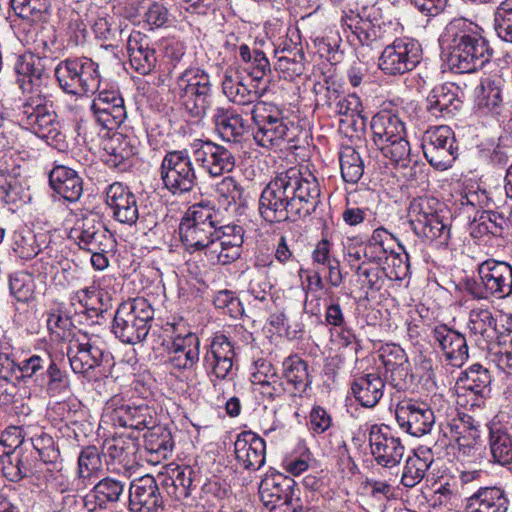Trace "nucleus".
Here are the masks:
<instances>
[{"label": "nucleus", "mask_w": 512, "mask_h": 512, "mask_svg": "<svg viewBox=\"0 0 512 512\" xmlns=\"http://www.w3.org/2000/svg\"><path fill=\"white\" fill-rule=\"evenodd\" d=\"M319 197L317 179L311 173L290 168L265 186L259 198L258 211L270 224L295 221L314 212Z\"/></svg>", "instance_id": "nucleus-1"}, {"label": "nucleus", "mask_w": 512, "mask_h": 512, "mask_svg": "<svg viewBox=\"0 0 512 512\" xmlns=\"http://www.w3.org/2000/svg\"><path fill=\"white\" fill-rule=\"evenodd\" d=\"M214 218L212 208L193 205L179 225L180 239L188 252L204 251L211 263L226 265L240 257L243 228L237 225L218 227Z\"/></svg>", "instance_id": "nucleus-2"}, {"label": "nucleus", "mask_w": 512, "mask_h": 512, "mask_svg": "<svg viewBox=\"0 0 512 512\" xmlns=\"http://www.w3.org/2000/svg\"><path fill=\"white\" fill-rule=\"evenodd\" d=\"M440 41L448 50L449 67L456 73H473L489 61L490 48L482 29L465 18L450 21Z\"/></svg>", "instance_id": "nucleus-3"}, {"label": "nucleus", "mask_w": 512, "mask_h": 512, "mask_svg": "<svg viewBox=\"0 0 512 512\" xmlns=\"http://www.w3.org/2000/svg\"><path fill=\"white\" fill-rule=\"evenodd\" d=\"M370 127L373 142L382 155L398 167H407L411 162V147L403 121L383 111L373 116Z\"/></svg>", "instance_id": "nucleus-4"}, {"label": "nucleus", "mask_w": 512, "mask_h": 512, "mask_svg": "<svg viewBox=\"0 0 512 512\" xmlns=\"http://www.w3.org/2000/svg\"><path fill=\"white\" fill-rule=\"evenodd\" d=\"M255 125L253 138L257 145L264 148L280 147L294 139V123L284 115V111L269 102H257L251 109Z\"/></svg>", "instance_id": "nucleus-5"}, {"label": "nucleus", "mask_w": 512, "mask_h": 512, "mask_svg": "<svg viewBox=\"0 0 512 512\" xmlns=\"http://www.w3.org/2000/svg\"><path fill=\"white\" fill-rule=\"evenodd\" d=\"M153 319L154 309L151 303L138 297L119 305L113 319L112 331L121 342L134 345L146 338Z\"/></svg>", "instance_id": "nucleus-6"}, {"label": "nucleus", "mask_w": 512, "mask_h": 512, "mask_svg": "<svg viewBox=\"0 0 512 512\" xmlns=\"http://www.w3.org/2000/svg\"><path fill=\"white\" fill-rule=\"evenodd\" d=\"M442 204L433 197L414 198L409 205V223L413 232L420 238L439 244H447L450 228L441 214Z\"/></svg>", "instance_id": "nucleus-7"}, {"label": "nucleus", "mask_w": 512, "mask_h": 512, "mask_svg": "<svg viewBox=\"0 0 512 512\" xmlns=\"http://www.w3.org/2000/svg\"><path fill=\"white\" fill-rule=\"evenodd\" d=\"M173 91L191 117L200 119L206 115L212 84L205 71L200 68L186 69L176 78Z\"/></svg>", "instance_id": "nucleus-8"}, {"label": "nucleus", "mask_w": 512, "mask_h": 512, "mask_svg": "<svg viewBox=\"0 0 512 512\" xmlns=\"http://www.w3.org/2000/svg\"><path fill=\"white\" fill-rule=\"evenodd\" d=\"M55 76L60 88L68 94H93L100 85L98 64L86 57L61 61L55 68Z\"/></svg>", "instance_id": "nucleus-9"}, {"label": "nucleus", "mask_w": 512, "mask_h": 512, "mask_svg": "<svg viewBox=\"0 0 512 512\" xmlns=\"http://www.w3.org/2000/svg\"><path fill=\"white\" fill-rule=\"evenodd\" d=\"M56 118L52 102L42 93L27 97L18 112L20 124L46 141L57 140L60 136Z\"/></svg>", "instance_id": "nucleus-10"}, {"label": "nucleus", "mask_w": 512, "mask_h": 512, "mask_svg": "<svg viewBox=\"0 0 512 512\" xmlns=\"http://www.w3.org/2000/svg\"><path fill=\"white\" fill-rule=\"evenodd\" d=\"M160 177L164 187L173 195L191 192L197 185V175L188 151L167 152L161 162Z\"/></svg>", "instance_id": "nucleus-11"}, {"label": "nucleus", "mask_w": 512, "mask_h": 512, "mask_svg": "<svg viewBox=\"0 0 512 512\" xmlns=\"http://www.w3.org/2000/svg\"><path fill=\"white\" fill-rule=\"evenodd\" d=\"M480 282L469 287L474 298L504 299L512 294V266L507 262L488 259L478 266Z\"/></svg>", "instance_id": "nucleus-12"}, {"label": "nucleus", "mask_w": 512, "mask_h": 512, "mask_svg": "<svg viewBox=\"0 0 512 512\" xmlns=\"http://www.w3.org/2000/svg\"><path fill=\"white\" fill-rule=\"evenodd\" d=\"M422 59L420 43L412 38H396L379 58V68L387 75H403L412 71Z\"/></svg>", "instance_id": "nucleus-13"}, {"label": "nucleus", "mask_w": 512, "mask_h": 512, "mask_svg": "<svg viewBox=\"0 0 512 512\" xmlns=\"http://www.w3.org/2000/svg\"><path fill=\"white\" fill-rule=\"evenodd\" d=\"M422 149L431 166L442 171L450 168L458 150L454 132L446 125L427 130L422 139Z\"/></svg>", "instance_id": "nucleus-14"}, {"label": "nucleus", "mask_w": 512, "mask_h": 512, "mask_svg": "<svg viewBox=\"0 0 512 512\" xmlns=\"http://www.w3.org/2000/svg\"><path fill=\"white\" fill-rule=\"evenodd\" d=\"M67 356L72 370L79 374L85 373L103 362H108L111 357L102 341L82 333L75 335L70 340Z\"/></svg>", "instance_id": "nucleus-15"}, {"label": "nucleus", "mask_w": 512, "mask_h": 512, "mask_svg": "<svg viewBox=\"0 0 512 512\" xmlns=\"http://www.w3.org/2000/svg\"><path fill=\"white\" fill-rule=\"evenodd\" d=\"M194 161L211 177L230 173L236 165L234 154L226 147L210 140L195 139L190 144Z\"/></svg>", "instance_id": "nucleus-16"}, {"label": "nucleus", "mask_w": 512, "mask_h": 512, "mask_svg": "<svg viewBox=\"0 0 512 512\" xmlns=\"http://www.w3.org/2000/svg\"><path fill=\"white\" fill-rule=\"evenodd\" d=\"M368 441L371 454L377 464L386 468H393L400 464L405 447L388 426L372 425L369 429Z\"/></svg>", "instance_id": "nucleus-17"}, {"label": "nucleus", "mask_w": 512, "mask_h": 512, "mask_svg": "<svg viewBox=\"0 0 512 512\" xmlns=\"http://www.w3.org/2000/svg\"><path fill=\"white\" fill-rule=\"evenodd\" d=\"M70 238L86 251H107L112 244L111 234L95 214L77 219L70 231Z\"/></svg>", "instance_id": "nucleus-18"}, {"label": "nucleus", "mask_w": 512, "mask_h": 512, "mask_svg": "<svg viewBox=\"0 0 512 512\" xmlns=\"http://www.w3.org/2000/svg\"><path fill=\"white\" fill-rule=\"evenodd\" d=\"M234 357V347L228 337L216 335L203 355L202 364L209 377L225 380L232 373Z\"/></svg>", "instance_id": "nucleus-19"}, {"label": "nucleus", "mask_w": 512, "mask_h": 512, "mask_svg": "<svg viewBox=\"0 0 512 512\" xmlns=\"http://www.w3.org/2000/svg\"><path fill=\"white\" fill-rule=\"evenodd\" d=\"M395 414L400 428L415 437L429 433L435 423L434 412L425 403L403 401Z\"/></svg>", "instance_id": "nucleus-20"}, {"label": "nucleus", "mask_w": 512, "mask_h": 512, "mask_svg": "<svg viewBox=\"0 0 512 512\" xmlns=\"http://www.w3.org/2000/svg\"><path fill=\"white\" fill-rule=\"evenodd\" d=\"M130 512H159L163 510V497L156 479L145 475L133 480L129 486Z\"/></svg>", "instance_id": "nucleus-21"}, {"label": "nucleus", "mask_w": 512, "mask_h": 512, "mask_svg": "<svg viewBox=\"0 0 512 512\" xmlns=\"http://www.w3.org/2000/svg\"><path fill=\"white\" fill-rule=\"evenodd\" d=\"M200 359V339L192 332L176 335L167 348L166 364L172 370L194 369Z\"/></svg>", "instance_id": "nucleus-22"}, {"label": "nucleus", "mask_w": 512, "mask_h": 512, "mask_svg": "<svg viewBox=\"0 0 512 512\" xmlns=\"http://www.w3.org/2000/svg\"><path fill=\"white\" fill-rule=\"evenodd\" d=\"M11 437L6 434L0 440V468L8 480L18 482L32 472V467L28 457L18 447L21 442L17 436L11 439V443H7Z\"/></svg>", "instance_id": "nucleus-23"}, {"label": "nucleus", "mask_w": 512, "mask_h": 512, "mask_svg": "<svg viewBox=\"0 0 512 512\" xmlns=\"http://www.w3.org/2000/svg\"><path fill=\"white\" fill-rule=\"evenodd\" d=\"M106 204L112 210L114 219L122 224H136L139 210L136 196L120 182L108 186L105 192Z\"/></svg>", "instance_id": "nucleus-24"}, {"label": "nucleus", "mask_w": 512, "mask_h": 512, "mask_svg": "<svg viewBox=\"0 0 512 512\" xmlns=\"http://www.w3.org/2000/svg\"><path fill=\"white\" fill-rule=\"evenodd\" d=\"M294 491L293 479L280 472L267 473L259 485L260 499L271 512L279 511Z\"/></svg>", "instance_id": "nucleus-25"}, {"label": "nucleus", "mask_w": 512, "mask_h": 512, "mask_svg": "<svg viewBox=\"0 0 512 512\" xmlns=\"http://www.w3.org/2000/svg\"><path fill=\"white\" fill-rule=\"evenodd\" d=\"M451 437L458 445V451L463 456H475L480 446V425L479 422L467 414H458L457 418L447 423Z\"/></svg>", "instance_id": "nucleus-26"}, {"label": "nucleus", "mask_w": 512, "mask_h": 512, "mask_svg": "<svg viewBox=\"0 0 512 512\" xmlns=\"http://www.w3.org/2000/svg\"><path fill=\"white\" fill-rule=\"evenodd\" d=\"M432 338L451 366L461 367L468 359L467 341L461 333L446 325H438L432 330Z\"/></svg>", "instance_id": "nucleus-27"}, {"label": "nucleus", "mask_w": 512, "mask_h": 512, "mask_svg": "<svg viewBox=\"0 0 512 512\" xmlns=\"http://www.w3.org/2000/svg\"><path fill=\"white\" fill-rule=\"evenodd\" d=\"M234 452L237 462L244 469L256 471L265 464L266 443L251 431H244L237 436Z\"/></svg>", "instance_id": "nucleus-28"}, {"label": "nucleus", "mask_w": 512, "mask_h": 512, "mask_svg": "<svg viewBox=\"0 0 512 512\" xmlns=\"http://www.w3.org/2000/svg\"><path fill=\"white\" fill-rule=\"evenodd\" d=\"M114 425L143 430L155 426V411L147 404H121L108 412L107 415Z\"/></svg>", "instance_id": "nucleus-29"}, {"label": "nucleus", "mask_w": 512, "mask_h": 512, "mask_svg": "<svg viewBox=\"0 0 512 512\" xmlns=\"http://www.w3.org/2000/svg\"><path fill=\"white\" fill-rule=\"evenodd\" d=\"M459 87L453 83L435 86L426 97V110L435 118L453 116L461 108L458 97Z\"/></svg>", "instance_id": "nucleus-30"}, {"label": "nucleus", "mask_w": 512, "mask_h": 512, "mask_svg": "<svg viewBox=\"0 0 512 512\" xmlns=\"http://www.w3.org/2000/svg\"><path fill=\"white\" fill-rule=\"evenodd\" d=\"M504 84L505 81L499 76L482 80L475 97V107L478 113L492 117L501 115Z\"/></svg>", "instance_id": "nucleus-31"}, {"label": "nucleus", "mask_w": 512, "mask_h": 512, "mask_svg": "<svg viewBox=\"0 0 512 512\" xmlns=\"http://www.w3.org/2000/svg\"><path fill=\"white\" fill-rule=\"evenodd\" d=\"M15 72L18 76V83L24 93L31 95L41 93L44 78H46L45 66L40 57L27 53L19 56L15 63Z\"/></svg>", "instance_id": "nucleus-32"}, {"label": "nucleus", "mask_w": 512, "mask_h": 512, "mask_svg": "<svg viewBox=\"0 0 512 512\" xmlns=\"http://www.w3.org/2000/svg\"><path fill=\"white\" fill-rule=\"evenodd\" d=\"M490 383L491 377L488 370L479 364H474L461 372L456 383L457 392L459 395H472L471 406L480 407L485 393L489 391Z\"/></svg>", "instance_id": "nucleus-33"}, {"label": "nucleus", "mask_w": 512, "mask_h": 512, "mask_svg": "<svg viewBox=\"0 0 512 512\" xmlns=\"http://www.w3.org/2000/svg\"><path fill=\"white\" fill-rule=\"evenodd\" d=\"M49 185L64 200L75 203L83 193V180L72 168L55 166L49 173Z\"/></svg>", "instance_id": "nucleus-34"}, {"label": "nucleus", "mask_w": 512, "mask_h": 512, "mask_svg": "<svg viewBox=\"0 0 512 512\" xmlns=\"http://www.w3.org/2000/svg\"><path fill=\"white\" fill-rule=\"evenodd\" d=\"M508 507L505 490L497 486L480 487L466 499L467 512H507Z\"/></svg>", "instance_id": "nucleus-35"}, {"label": "nucleus", "mask_w": 512, "mask_h": 512, "mask_svg": "<svg viewBox=\"0 0 512 512\" xmlns=\"http://www.w3.org/2000/svg\"><path fill=\"white\" fill-rule=\"evenodd\" d=\"M107 464L113 465V470L128 472L136 462L137 443L132 438L117 437L106 440L103 446Z\"/></svg>", "instance_id": "nucleus-36"}, {"label": "nucleus", "mask_w": 512, "mask_h": 512, "mask_svg": "<svg viewBox=\"0 0 512 512\" xmlns=\"http://www.w3.org/2000/svg\"><path fill=\"white\" fill-rule=\"evenodd\" d=\"M245 79L238 71L227 70L222 80V91L224 95L237 105H250L259 101L262 93L257 91L250 82L245 83Z\"/></svg>", "instance_id": "nucleus-37"}, {"label": "nucleus", "mask_w": 512, "mask_h": 512, "mask_svg": "<svg viewBox=\"0 0 512 512\" xmlns=\"http://www.w3.org/2000/svg\"><path fill=\"white\" fill-rule=\"evenodd\" d=\"M467 328L475 343L485 349L496 336V319L488 308H473L469 313Z\"/></svg>", "instance_id": "nucleus-38"}, {"label": "nucleus", "mask_w": 512, "mask_h": 512, "mask_svg": "<svg viewBox=\"0 0 512 512\" xmlns=\"http://www.w3.org/2000/svg\"><path fill=\"white\" fill-rule=\"evenodd\" d=\"M213 122L219 136L227 142H239L248 130L242 115L233 109L217 107L213 113Z\"/></svg>", "instance_id": "nucleus-39"}, {"label": "nucleus", "mask_w": 512, "mask_h": 512, "mask_svg": "<svg viewBox=\"0 0 512 512\" xmlns=\"http://www.w3.org/2000/svg\"><path fill=\"white\" fill-rule=\"evenodd\" d=\"M385 383L376 373H368L354 379L351 385L355 399L363 406L372 408L383 396Z\"/></svg>", "instance_id": "nucleus-40"}, {"label": "nucleus", "mask_w": 512, "mask_h": 512, "mask_svg": "<svg viewBox=\"0 0 512 512\" xmlns=\"http://www.w3.org/2000/svg\"><path fill=\"white\" fill-rule=\"evenodd\" d=\"M147 430L144 435V447L149 454L148 461L159 463L167 459L174 445L170 431L156 423Z\"/></svg>", "instance_id": "nucleus-41"}, {"label": "nucleus", "mask_w": 512, "mask_h": 512, "mask_svg": "<svg viewBox=\"0 0 512 512\" xmlns=\"http://www.w3.org/2000/svg\"><path fill=\"white\" fill-rule=\"evenodd\" d=\"M282 367L283 378L291 389V396L300 395L305 392L311 383L307 371V363L299 356L292 355L284 359Z\"/></svg>", "instance_id": "nucleus-42"}, {"label": "nucleus", "mask_w": 512, "mask_h": 512, "mask_svg": "<svg viewBox=\"0 0 512 512\" xmlns=\"http://www.w3.org/2000/svg\"><path fill=\"white\" fill-rule=\"evenodd\" d=\"M489 446L494 462L500 465L512 463V434L500 423L489 425Z\"/></svg>", "instance_id": "nucleus-43"}, {"label": "nucleus", "mask_w": 512, "mask_h": 512, "mask_svg": "<svg viewBox=\"0 0 512 512\" xmlns=\"http://www.w3.org/2000/svg\"><path fill=\"white\" fill-rule=\"evenodd\" d=\"M126 487L124 479L107 476L94 484L91 491L96 505L101 509H107L122 498Z\"/></svg>", "instance_id": "nucleus-44"}, {"label": "nucleus", "mask_w": 512, "mask_h": 512, "mask_svg": "<svg viewBox=\"0 0 512 512\" xmlns=\"http://www.w3.org/2000/svg\"><path fill=\"white\" fill-rule=\"evenodd\" d=\"M102 461L99 450L95 446H87L82 449L78 457V481L85 488L93 484L101 470Z\"/></svg>", "instance_id": "nucleus-45"}, {"label": "nucleus", "mask_w": 512, "mask_h": 512, "mask_svg": "<svg viewBox=\"0 0 512 512\" xmlns=\"http://www.w3.org/2000/svg\"><path fill=\"white\" fill-rule=\"evenodd\" d=\"M193 474L194 472L190 467L174 470L173 474L163 481L167 493L176 500L188 498L195 488Z\"/></svg>", "instance_id": "nucleus-46"}, {"label": "nucleus", "mask_w": 512, "mask_h": 512, "mask_svg": "<svg viewBox=\"0 0 512 512\" xmlns=\"http://www.w3.org/2000/svg\"><path fill=\"white\" fill-rule=\"evenodd\" d=\"M15 14L29 24L44 22L48 16L49 0H11Z\"/></svg>", "instance_id": "nucleus-47"}, {"label": "nucleus", "mask_w": 512, "mask_h": 512, "mask_svg": "<svg viewBox=\"0 0 512 512\" xmlns=\"http://www.w3.org/2000/svg\"><path fill=\"white\" fill-rule=\"evenodd\" d=\"M414 453L408 456L403 468L401 483L407 488H413L418 485L424 478L427 470L432 464V458L427 456L425 452Z\"/></svg>", "instance_id": "nucleus-48"}, {"label": "nucleus", "mask_w": 512, "mask_h": 512, "mask_svg": "<svg viewBox=\"0 0 512 512\" xmlns=\"http://www.w3.org/2000/svg\"><path fill=\"white\" fill-rule=\"evenodd\" d=\"M339 160L343 180L357 183L364 173V162L359 152L351 146H344L340 150Z\"/></svg>", "instance_id": "nucleus-49"}, {"label": "nucleus", "mask_w": 512, "mask_h": 512, "mask_svg": "<svg viewBox=\"0 0 512 512\" xmlns=\"http://www.w3.org/2000/svg\"><path fill=\"white\" fill-rule=\"evenodd\" d=\"M23 167L20 164H6L0 167V201L5 203L15 202L20 189V181Z\"/></svg>", "instance_id": "nucleus-50"}, {"label": "nucleus", "mask_w": 512, "mask_h": 512, "mask_svg": "<svg viewBox=\"0 0 512 512\" xmlns=\"http://www.w3.org/2000/svg\"><path fill=\"white\" fill-rule=\"evenodd\" d=\"M342 26L351 31L361 45L370 46L376 40V31L372 22L362 18L358 13H345L341 19Z\"/></svg>", "instance_id": "nucleus-51"}, {"label": "nucleus", "mask_w": 512, "mask_h": 512, "mask_svg": "<svg viewBox=\"0 0 512 512\" xmlns=\"http://www.w3.org/2000/svg\"><path fill=\"white\" fill-rule=\"evenodd\" d=\"M50 354H33L17 364V370L23 379H32L37 385L44 381V375L52 362Z\"/></svg>", "instance_id": "nucleus-52"}, {"label": "nucleus", "mask_w": 512, "mask_h": 512, "mask_svg": "<svg viewBox=\"0 0 512 512\" xmlns=\"http://www.w3.org/2000/svg\"><path fill=\"white\" fill-rule=\"evenodd\" d=\"M105 150L110 155L109 161L117 166L136 154L133 140L121 133L114 134L105 145Z\"/></svg>", "instance_id": "nucleus-53"}, {"label": "nucleus", "mask_w": 512, "mask_h": 512, "mask_svg": "<svg viewBox=\"0 0 512 512\" xmlns=\"http://www.w3.org/2000/svg\"><path fill=\"white\" fill-rule=\"evenodd\" d=\"M12 250L23 260L34 258L38 254V246L33 232L27 227L15 230L12 235Z\"/></svg>", "instance_id": "nucleus-54"}, {"label": "nucleus", "mask_w": 512, "mask_h": 512, "mask_svg": "<svg viewBox=\"0 0 512 512\" xmlns=\"http://www.w3.org/2000/svg\"><path fill=\"white\" fill-rule=\"evenodd\" d=\"M382 364L387 371H399L407 374L408 358L407 355L399 345L386 344L382 347L379 355Z\"/></svg>", "instance_id": "nucleus-55"}, {"label": "nucleus", "mask_w": 512, "mask_h": 512, "mask_svg": "<svg viewBox=\"0 0 512 512\" xmlns=\"http://www.w3.org/2000/svg\"><path fill=\"white\" fill-rule=\"evenodd\" d=\"M47 328L51 334L59 339H65L69 335L72 321L65 313L63 304H57L47 313Z\"/></svg>", "instance_id": "nucleus-56"}, {"label": "nucleus", "mask_w": 512, "mask_h": 512, "mask_svg": "<svg viewBox=\"0 0 512 512\" xmlns=\"http://www.w3.org/2000/svg\"><path fill=\"white\" fill-rule=\"evenodd\" d=\"M38 386L45 387L49 395L55 396L68 389L69 380L67 375L62 372L52 360L44 375V381L40 382Z\"/></svg>", "instance_id": "nucleus-57"}, {"label": "nucleus", "mask_w": 512, "mask_h": 512, "mask_svg": "<svg viewBox=\"0 0 512 512\" xmlns=\"http://www.w3.org/2000/svg\"><path fill=\"white\" fill-rule=\"evenodd\" d=\"M495 31L499 38L512 43V0L501 2L495 12Z\"/></svg>", "instance_id": "nucleus-58"}, {"label": "nucleus", "mask_w": 512, "mask_h": 512, "mask_svg": "<svg viewBox=\"0 0 512 512\" xmlns=\"http://www.w3.org/2000/svg\"><path fill=\"white\" fill-rule=\"evenodd\" d=\"M9 289L17 301L28 302L34 291L32 276L26 272H17L10 276Z\"/></svg>", "instance_id": "nucleus-59"}, {"label": "nucleus", "mask_w": 512, "mask_h": 512, "mask_svg": "<svg viewBox=\"0 0 512 512\" xmlns=\"http://www.w3.org/2000/svg\"><path fill=\"white\" fill-rule=\"evenodd\" d=\"M30 442L44 463L57 462L60 456L59 450L55 447L54 440L49 434L41 431L32 436Z\"/></svg>", "instance_id": "nucleus-60"}, {"label": "nucleus", "mask_w": 512, "mask_h": 512, "mask_svg": "<svg viewBox=\"0 0 512 512\" xmlns=\"http://www.w3.org/2000/svg\"><path fill=\"white\" fill-rule=\"evenodd\" d=\"M215 192L220 202L228 208L232 204H236L237 200L242 196V188L237 181L230 176L224 177L216 184Z\"/></svg>", "instance_id": "nucleus-61"}, {"label": "nucleus", "mask_w": 512, "mask_h": 512, "mask_svg": "<svg viewBox=\"0 0 512 512\" xmlns=\"http://www.w3.org/2000/svg\"><path fill=\"white\" fill-rule=\"evenodd\" d=\"M334 111L355 123V118H362V104L359 96L355 93L341 96L335 103Z\"/></svg>", "instance_id": "nucleus-62"}, {"label": "nucleus", "mask_w": 512, "mask_h": 512, "mask_svg": "<svg viewBox=\"0 0 512 512\" xmlns=\"http://www.w3.org/2000/svg\"><path fill=\"white\" fill-rule=\"evenodd\" d=\"M276 376L277 371L272 363L261 359L254 363L250 380L254 386H259L258 390L261 393V390H265V386L269 385Z\"/></svg>", "instance_id": "nucleus-63"}, {"label": "nucleus", "mask_w": 512, "mask_h": 512, "mask_svg": "<svg viewBox=\"0 0 512 512\" xmlns=\"http://www.w3.org/2000/svg\"><path fill=\"white\" fill-rule=\"evenodd\" d=\"M96 122L104 129L113 130L119 127L126 119V110H107V108H91Z\"/></svg>", "instance_id": "nucleus-64"}]
</instances>
